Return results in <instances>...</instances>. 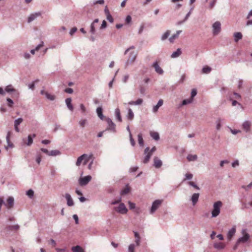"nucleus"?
I'll return each mask as SVG.
<instances>
[{
  "label": "nucleus",
  "mask_w": 252,
  "mask_h": 252,
  "mask_svg": "<svg viewBox=\"0 0 252 252\" xmlns=\"http://www.w3.org/2000/svg\"><path fill=\"white\" fill-rule=\"evenodd\" d=\"M139 91H140V93H141V94L144 95L145 94V91H146V89L145 88L142 86V85H140L139 86Z\"/></svg>",
  "instance_id": "3c124183"
},
{
  "label": "nucleus",
  "mask_w": 252,
  "mask_h": 252,
  "mask_svg": "<svg viewBox=\"0 0 252 252\" xmlns=\"http://www.w3.org/2000/svg\"><path fill=\"white\" fill-rule=\"evenodd\" d=\"M182 32V31L179 30L176 32V33L173 34L169 38V40L171 43H173L174 41V40L177 38L179 37V35L180 33Z\"/></svg>",
  "instance_id": "6ab92c4d"
},
{
  "label": "nucleus",
  "mask_w": 252,
  "mask_h": 252,
  "mask_svg": "<svg viewBox=\"0 0 252 252\" xmlns=\"http://www.w3.org/2000/svg\"><path fill=\"white\" fill-rule=\"evenodd\" d=\"M87 158L88 155L87 154H83L82 155L78 158L76 162V165L78 166H80L83 160L85 159L86 158Z\"/></svg>",
  "instance_id": "dca6fc26"
},
{
  "label": "nucleus",
  "mask_w": 252,
  "mask_h": 252,
  "mask_svg": "<svg viewBox=\"0 0 252 252\" xmlns=\"http://www.w3.org/2000/svg\"><path fill=\"white\" fill-rule=\"evenodd\" d=\"M64 197L67 200V205L68 206H73L74 203L71 195L69 193H66L65 194Z\"/></svg>",
  "instance_id": "f8f14e48"
},
{
  "label": "nucleus",
  "mask_w": 252,
  "mask_h": 252,
  "mask_svg": "<svg viewBox=\"0 0 252 252\" xmlns=\"http://www.w3.org/2000/svg\"><path fill=\"white\" fill-rule=\"evenodd\" d=\"M163 200L157 199L155 200L152 203V205L150 210V213L151 214H153L156 211V210L160 206Z\"/></svg>",
  "instance_id": "f03ea898"
},
{
  "label": "nucleus",
  "mask_w": 252,
  "mask_h": 252,
  "mask_svg": "<svg viewBox=\"0 0 252 252\" xmlns=\"http://www.w3.org/2000/svg\"><path fill=\"white\" fill-rule=\"evenodd\" d=\"M216 2L217 0H213L212 1H210L209 3V8L210 9L213 8L216 4Z\"/></svg>",
  "instance_id": "8fccbe9b"
},
{
  "label": "nucleus",
  "mask_w": 252,
  "mask_h": 252,
  "mask_svg": "<svg viewBox=\"0 0 252 252\" xmlns=\"http://www.w3.org/2000/svg\"><path fill=\"white\" fill-rule=\"evenodd\" d=\"M23 121V119L22 118H19L14 121V125L19 126L22 123Z\"/></svg>",
  "instance_id": "c03bdc74"
},
{
  "label": "nucleus",
  "mask_w": 252,
  "mask_h": 252,
  "mask_svg": "<svg viewBox=\"0 0 252 252\" xmlns=\"http://www.w3.org/2000/svg\"><path fill=\"white\" fill-rule=\"evenodd\" d=\"M138 142L140 146L143 147L144 146V140L141 133L138 134Z\"/></svg>",
  "instance_id": "2f4dec72"
},
{
  "label": "nucleus",
  "mask_w": 252,
  "mask_h": 252,
  "mask_svg": "<svg viewBox=\"0 0 252 252\" xmlns=\"http://www.w3.org/2000/svg\"><path fill=\"white\" fill-rule=\"evenodd\" d=\"M96 113H97L98 117L101 120H103L104 117L102 113V108L101 107H98L97 108Z\"/></svg>",
  "instance_id": "cd10ccee"
},
{
  "label": "nucleus",
  "mask_w": 252,
  "mask_h": 252,
  "mask_svg": "<svg viewBox=\"0 0 252 252\" xmlns=\"http://www.w3.org/2000/svg\"><path fill=\"white\" fill-rule=\"evenodd\" d=\"M60 154H61V152L60 151H59L58 150H52V151H50L49 156L55 157V156L60 155Z\"/></svg>",
  "instance_id": "c85d7f7f"
},
{
  "label": "nucleus",
  "mask_w": 252,
  "mask_h": 252,
  "mask_svg": "<svg viewBox=\"0 0 252 252\" xmlns=\"http://www.w3.org/2000/svg\"><path fill=\"white\" fill-rule=\"evenodd\" d=\"M197 94V90L195 89H193L191 90V96L190 98H192V100H193V97L196 95Z\"/></svg>",
  "instance_id": "5fc2aeb1"
},
{
  "label": "nucleus",
  "mask_w": 252,
  "mask_h": 252,
  "mask_svg": "<svg viewBox=\"0 0 252 252\" xmlns=\"http://www.w3.org/2000/svg\"><path fill=\"white\" fill-rule=\"evenodd\" d=\"M225 245L221 242L215 243L214 247L217 250H222L225 248Z\"/></svg>",
  "instance_id": "412c9836"
},
{
  "label": "nucleus",
  "mask_w": 252,
  "mask_h": 252,
  "mask_svg": "<svg viewBox=\"0 0 252 252\" xmlns=\"http://www.w3.org/2000/svg\"><path fill=\"white\" fill-rule=\"evenodd\" d=\"M221 120L220 118L217 119L216 122V129L219 130L221 127Z\"/></svg>",
  "instance_id": "c9c22d12"
},
{
  "label": "nucleus",
  "mask_w": 252,
  "mask_h": 252,
  "mask_svg": "<svg viewBox=\"0 0 252 252\" xmlns=\"http://www.w3.org/2000/svg\"><path fill=\"white\" fill-rule=\"evenodd\" d=\"M182 54V51L180 48H178L177 50L174 52L171 55L172 58H176L180 56Z\"/></svg>",
  "instance_id": "4be33fe9"
},
{
  "label": "nucleus",
  "mask_w": 252,
  "mask_h": 252,
  "mask_svg": "<svg viewBox=\"0 0 252 252\" xmlns=\"http://www.w3.org/2000/svg\"><path fill=\"white\" fill-rule=\"evenodd\" d=\"M73 252H84L83 249L80 246H76L72 248Z\"/></svg>",
  "instance_id": "473e14b6"
},
{
  "label": "nucleus",
  "mask_w": 252,
  "mask_h": 252,
  "mask_svg": "<svg viewBox=\"0 0 252 252\" xmlns=\"http://www.w3.org/2000/svg\"><path fill=\"white\" fill-rule=\"evenodd\" d=\"M79 124L80 126L83 127L87 124V120L86 119L81 120L79 121Z\"/></svg>",
  "instance_id": "09e8293b"
},
{
  "label": "nucleus",
  "mask_w": 252,
  "mask_h": 252,
  "mask_svg": "<svg viewBox=\"0 0 252 252\" xmlns=\"http://www.w3.org/2000/svg\"><path fill=\"white\" fill-rule=\"evenodd\" d=\"M222 205V203L220 201H217L214 203L213 209L211 212L212 218H216L219 215Z\"/></svg>",
  "instance_id": "f257e3e1"
},
{
  "label": "nucleus",
  "mask_w": 252,
  "mask_h": 252,
  "mask_svg": "<svg viewBox=\"0 0 252 252\" xmlns=\"http://www.w3.org/2000/svg\"><path fill=\"white\" fill-rule=\"evenodd\" d=\"M151 137L154 140L158 141L159 139V135L158 132L155 131H151L150 133Z\"/></svg>",
  "instance_id": "393cba45"
},
{
  "label": "nucleus",
  "mask_w": 252,
  "mask_h": 252,
  "mask_svg": "<svg viewBox=\"0 0 252 252\" xmlns=\"http://www.w3.org/2000/svg\"><path fill=\"white\" fill-rule=\"evenodd\" d=\"M162 165V161L157 157L154 158V166L156 168H160Z\"/></svg>",
  "instance_id": "9b49d317"
},
{
  "label": "nucleus",
  "mask_w": 252,
  "mask_h": 252,
  "mask_svg": "<svg viewBox=\"0 0 252 252\" xmlns=\"http://www.w3.org/2000/svg\"><path fill=\"white\" fill-rule=\"evenodd\" d=\"M7 204H4L5 206H6L7 208L8 209H10V208H11L13 207L14 206V198L13 197H9L7 200Z\"/></svg>",
  "instance_id": "2eb2a0df"
},
{
  "label": "nucleus",
  "mask_w": 252,
  "mask_h": 252,
  "mask_svg": "<svg viewBox=\"0 0 252 252\" xmlns=\"http://www.w3.org/2000/svg\"><path fill=\"white\" fill-rule=\"evenodd\" d=\"M77 29L76 27H74L70 30L69 34L71 36L73 35V34L77 31Z\"/></svg>",
  "instance_id": "69168bd1"
},
{
  "label": "nucleus",
  "mask_w": 252,
  "mask_h": 252,
  "mask_svg": "<svg viewBox=\"0 0 252 252\" xmlns=\"http://www.w3.org/2000/svg\"><path fill=\"white\" fill-rule=\"evenodd\" d=\"M151 156H152V155H151L149 153H148L144 157V158L143 160V163H148L149 162V159Z\"/></svg>",
  "instance_id": "79ce46f5"
},
{
  "label": "nucleus",
  "mask_w": 252,
  "mask_h": 252,
  "mask_svg": "<svg viewBox=\"0 0 252 252\" xmlns=\"http://www.w3.org/2000/svg\"><path fill=\"white\" fill-rule=\"evenodd\" d=\"M236 232V228L235 226H233L227 232V238L228 240H230L232 237L234 235Z\"/></svg>",
  "instance_id": "ddd939ff"
},
{
  "label": "nucleus",
  "mask_w": 252,
  "mask_h": 252,
  "mask_svg": "<svg viewBox=\"0 0 252 252\" xmlns=\"http://www.w3.org/2000/svg\"><path fill=\"white\" fill-rule=\"evenodd\" d=\"M243 127L246 130V132H248L250 130V123L248 121H245L243 124Z\"/></svg>",
  "instance_id": "c756f323"
},
{
  "label": "nucleus",
  "mask_w": 252,
  "mask_h": 252,
  "mask_svg": "<svg viewBox=\"0 0 252 252\" xmlns=\"http://www.w3.org/2000/svg\"><path fill=\"white\" fill-rule=\"evenodd\" d=\"M185 179H184V181L186 180H191L193 177V175L191 173H187L185 175Z\"/></svg>",
  "instance_id": "603ef678"
},
{
  "label": "nucleus",
  "mask_w": 252,
  "mask_h": 252,
  "mask_svg": "<svg viewBox=\"0 0 252 252\" xmlns=\"http://www.w3.org/2000/svg\"><path fill=\"white\" fill-rule=\"evenodd\" d=\"M143 102V99L141 98H138L137 100L133 101H130L128 104L130 105H140Z\"/></svg>",
  "instance_id": "72a5a7b5"
},
{
  "label": "nucleus",
  "mask_w": 252,
  "mask_h": 252,
  "mask_svg": "<svg viewBox=\"0 0 252 252\" xmlns=\"http://www.w3.org/2000/svg\"><path fill=\"white\" fill-rule=\"evenodd\" d=\"M36 137V134L33 133L32 134L29 135L28 136V141L26 144L28 146H30L33 143V138Z\"/></svg>",
  "instance_id": "a211bd4d"
},
{
  "label": "nucleus",
  "mask_w": 252,
  "mask_h": 252,
  "mask_svg": "<svg viewBox=\"0 0 252 252\" xmlns=\"http://www.w3.org/2000/svg\"><path fill=\"white\" fill-rule=\"evenodd\" d=\"M129 140L130 142V144L132 146H134L135 145V141L134 139L132 138V134L131 133H130L129 134Z\"/></svg>",
  "instance_id": "6e6d98bb"
},
{
  "label": "nucleus",
  "mask_w": 252,
  "mask_h": 252,
  "mask_svg": "<svg viewBox=\"0 0 252 252\" xmlns=\"http://www.w3.org/2000/svg\"><path fill=\"white\" fill-rule=\"evenodd\" d=\"M153 67L155 68L156 72L159 74L163 73V69L159 66L157 61L155 62L153 64Z\"/></svg>",
  "instance_id": "9d476101"
},
{
  "label": "nucleus",
  "mask_w": 252,
  "mask_h": 252,
  "mask_svg": "<svg viewBox=\"0 0 252 252\" xmlns=\"http://www.w3.org/2000/svg\"><path fill=\"white\" fill-rule=\"evenodd\" d=\"M170 34V31L167 30L161 36V40L163 41L166 39Z\"/></svg>",
  "instance_id": "7c9ffc66"
},
{
  "label": "nucleus",
  "mask_w": 252,
  "mask_h": 252,
  "mask_svg": "<svg viewBox=\"0 0 252 252\" xmlns=\"http://www.w3.org/2000/svg\"><path fill=\"white\" fill-rule=\"evenodd\" d=\"M90 32L92 34L95 33V24L92 23L90 26Z\"/></svg>",
  "instance_id": "a19ab883"
},
{
  "label": "nucleus",
  "mask_w": 252,
  "mask_h": 252,
  "mask_svg": "<svg viewBox=\"0 0 252 252\" xmlns=\"http://www.w3.org/2000/svg\"><path fill=\"white\" fill-rule=\"evenodd\" d=\"M41 161V156L40 154H37L36 158V161L38 164H40Z\"/></svg>",
  "instance_id": "13d9d810"
},
{
  "label": "nucleus",
  "mask_w": 252,
  "mask_h": 252,
  "mask_svg": "<svg viewBox=\"0 0 252 252\" xmlns=\"http://www.w3.org/2000/svg\"><path fill=\"white\" fill-rule=\"evenodd\" d=\"M115 114L116 118L118 120V121L121 122L122 121V119L121 116L120 110L118 108L115 109Z\"/></svg>",
  "instance_id": "5701e85b"
},
{
  "label": "nucleus",
  "mask_w": 252,
  "mask_h": 252,
  "mask_svg": "<svg viewBox=\"0 0 252 252\" xmlns=\"http://www.w3.org/2000/svg\"><path fill=\"white\" fill-rule=\"evenodd\" d=\"M6 101L7 102L8 106L10 108L13 107V104H14L13 101L10 98H7L6 99Z\"/></svg>",
  "instance_id": "49530a36"
},
{
  "label": "nucleus",
  "mask_w": 252,
  "mask_h": 252,
  "mask_svg": "<svg viewBox=\"0 0 252 252\" xmlns=\"http://www.w3.org/2000/svg\"><path fill=\"white\" fill-rule=\"evenodd\" d=\"M106 122L108 124V126H107L106 129L105 130V131L111 130L112 131L115 132H116V125L113 122L112 120L109 118H107L106 119Z\"/></svg>",
  "instance_id": "20e7f679"
},
{
  "label": "nucleus",
  "mask_w": 252,
  "mask_h": 252,
  "mask_svg": "<svg viewBox=\"0 0 252 252\" xmlns=\"http://www.w3.org/2000/svg\"><path fill=\"white\" fill-rule=\"evenodd\" d=\"M243 84V80L242 79H239L238 81V88L239 89H241L242 88Z\"/></svg>",
  "instance_id": "680f3d73"
},
{
  "label": "nucleus",
  "mask_w": 252,
  "mask_h": 252,
  "mask_svg": "<svg viewBox=\"0 0 252 252\" xmlns=\"http://www.w3.org/2000/svg\"><path fill=\"white\" fill-rule=\"evenodd\" d=\"M252 187V182L250 183L248 186H243L242 188L245 189L246 190H248L249 189H251Z\"/></svg>",
  "instance_id": "0e129e2a"
},
{
  "label": "nucleus",
  "mask_w": 252,
  "mask_h": 252,
  "mask_svg": "<svg viewBox=\"0 0 252 252\" xmlns=\"http://www.w3.org/2000/svg\"><path fill=\"white\" fill-rule=\"evenodd\" d=\"M12 86L11 85H8L7 86L5 89V91L7 92V93H10V92H15L16 90L13 89V88H12Z\"/></svg>",
  "instance_id": "37998d69"
},
{
  "label": "nucleus",
  "mask_w": 252,
  "mask_h": 252,
  "mask_svg": "<svg viewBox=\"0 0 252 252\" xmlns=\"http://www.w3.org/2000/svg\"><path fill=\"white\" fill-rule=\"evenodd\" d=\"M126 24H129L131 22V17L130 15H127L125 20Z\"/></svg>",
  "instance_id": "e2e57ef3"
},
{
  "label": "nucleus",
  "mask_w": 252,
  "mask_h": 252,
  "mask_svg": "<svg viewBox=\"0 0 252 252\" xmlns=\"http://www.w3.org/2000/svg\"><path fill=\"white\" fill-rule=\"evenodd\" d=\"M234 41L238 42L239 40L242 38L243 35L240 32H237L234 33Z\"/></svg>",
  "instance_id": "bb28decb"
},
{
  "label": "nucleus",
  "mask_w": 252,
  "mask_h": 252,
  "mask_svg": "<svg viewBox=\"0 0 252 252\" xmlns=\"http://www.w3.org/2000/svg\"><path fill=\"white\" fill-rule=\"evenodd\" d=\"M213 34L214 35H218L221 30V24L220 23L219 21H217L215 22L213 25Z\"/></svg>",
  "instance_id": "423d86ee"
},
{
  "label": "nucleus",
  "mask_w": 252,
  "mask_h": 252,
  "mask_svg": "<svg viewBox=\"0 0 252 252\" xmlns=\"http://www.w3.org/2000/svg\"><path fill=\"white\" fill-rule=\"evenodd\" d=\"M135 245L133 244H130L128 246V252H134Z\"/></svg>",
  "instance_id": "864d4df0"
},
{
  "label": "nucleus",
  "mask_w": 252,
  "mask_h": 252,
  "mask_svg": "<svg viewBox=\"0 0 252 252\" xmlns=\"http://www.w3.org/2000/svg\"><path fill=\"white\" fill-rule=\"evenodd\" d=\"M26 194L29 197L32 198L34 195V191L32 189H29L28 191H27Z\"/></svg>",
  "instance_id": "ea45409f"
},
{
  "label": "nucleus",
  "mask_w": 252,
  "mask_h": 252,
  "mask_svg": "<svg viewBox=\"0 0 252 252\" xmlns=\"http://www.w3.org/2000/svg\"><path fill=\"white\" fill-rule=\"evenodd\" d=\"M192 101H193L192 98H191L190 97L189 99H184L182 101V105H185L192 103Z\"/></svg>",
  "instance_id": "4c0bfd02"
},
{
  "label": "nucleus",
  "mask_w": 252,
  "mask_h": 252,
  "mask_svg": "<svg viewBox=\"0 0 252 252\" xmlns=\"http://www.w3.org/2000/svg\"><path fill=\"white\" fill-rule=\"evenodd\" d=\"M199 197V193H194L192 194L191 197V200L193 205H195L198 201Z\"/></svg>",
  "instance_id": "4468645a"
},
{
  "label": "nucleus",
  "mask_w": 252,
  "mask_h": 252,
  "mask_svg": "<svg viewBox=\"0 0 252 252\" xmlns=\"http://www.w3.org/2000/svg\"><path fill=\"white\" fill-rule=\"evenodd\" d=\"M197 156L196 155L189 154L187 157V159L189 161H195L197 159Z\"/></svg>",
  "instance_id": "b1692460"
},
{
  "label": "nucleus",
  "mask_w": 252,
  "mask_h": 252,
  "mask_svg": "<svg viewBox=\"0 0 252 252\" xmlns=\"http://www.w3.org/2000/svg\"><path fill=\"white\" fill-rule=\"evenodd\" d=\"M43 45H44V43L43 41H41V43L40 44H39L35 48V51H38L41 47H42V46H43Z\"/></svg>",
  "instance_id": "338daca9"
},
{
  "label": "nucleus",
  "mask_w": 252,
  "mask_h": 252,
  "mask_svg": "<svg viewBox=\"0 0 252 252\" xmlns=\"http://www.w3.org/2000/svg\"><path fill=\"white\" fill-rule=\"evenodd\" d=\"M41 15V12L40 11L31 14L28 18V23H31L32 21L35 20L37 17H40Z\"/></svg>",
  "instance_id": "0eeeda50"
},
{
  "label": "nucleus",
  "mask_w": 252,
  "mask_h": 252,
  "mask_svg": "<svg viewBox=\"0 0 252 252\" xmlns=\"http://www.w3.org/2000/svg\"><path fill=\"white\" fill-rule=\"evenodd\" d=\"M45 95L46 97L50 100L53 101L55 99V96L54 95L48 93H45Z\"/></svg>",
  "instance_id": "e433bc0d"
},
{
  "label": "nucleus",
  "mask_w": 252,
  "mask_h": 252,
  "mask_svg": "<svg viewBox=\"0 0 252 252\" xmlns=\"http://www.w3.org/2000/svg\"><path fill=\"white\" fill-rule=\"evenodd\" d=\"M64 92L68 94H72L73 92V90L70 88H68L64 90Z\"/></svg>",
  "instance_id": "774afa93"
},
{
  "label": "nucleus",
  "mask_w": 252,
  "mask_h": 252,
  "mask_svg": "<svg viewBox=\"0 0 252 252\" xmlns=\"http://www.w3.org/2000/svg\"><path fill=\"white\" fill-rule=\"evenodd\" d=\"M244 231L245 230H243V233L244 234L243 236L239 238L238 240H237V243H245L246 242H247L248 240L250 238V235L247 233H245L244 234Z\"/></svg>",
  "instance_id": "6e6552de"
},
{
  "label": "nucleus",
  "mask_w": 252,
  "mask_h": 252,
  "mask_svg": "<svg viewBox=\"0 0 252 252\" xmlns=\"http://www.w3.org/2000/svg\"><path fill=\"white\" fill-rule=\"evenodd\" d=\"M107 22H106L105 20H103L102 21V24L100 27V30H102V29H104L105 28H106L107 27Z\"/></svg>",
  "instance_id": "4d7b16f0"
},
{
  "label": "nucleus",
  "mask_w": 252,
  "mask_h": 252,
  "mask_svg": "<svg viewBox=\"0 0 252 252\" xmlns=\"http://www.w3.org/2000/svg\"><path fill=\"white\" fill-rule=\"evenodd\" d=\"M163 100L161 99H159L157 103V104L154 106L153 108V112L154 113H156L158 112L159 108L163 105Z\"/></svg>",
  "instance_id": "f3484780"
},
{
  "label": "nucleus",
  "mask_w": 252,
  "mask_h": 252,
  "mask_svg": "<svg viewBox=\"0 0 252 252\" xmlns=\"http://www.w3.org/2000/svg\"><path fill=\"white\" fill-rule=\"evenodd\" d=\"M188 184L189 186L193 187V188H194L196 189L200 190L199 187L196 184H195L193 182L190 181V182H189L188 183Z\"/></svg>",
  "instance_id": "de8ad7c7"
},
{
  "label": "nucleus",
  "mask_w": 252,
  "mask_h": 252,
  "mask_svg": "<svg viewBox=\"0 0 252 252\" xmlns=\"http://www.w3.org/2000/svg\"><path fill=\"white\" fill-rule=\"evenodd\" d=\"M65 103L67 105V108L71 111L73 109V107L71 104V98L70 97L67 98L65 99Z\"/></svg>",
  "instance_id": "a878e982"
},
{
  "label": "nucleus",
  "mask_w": 252,
  "mask_h": 252,
  "mask_svg": "<svg viewBox=\"0 0 252 252\" xmlns=\"http://www.w3.org/2000/svg\"><path fill=\"white\" fill-rule=\"evenodd\" d=\"M6 142L7 143V146H6L5 147V148L6 150H7L8 147H10V148L13 147V144L10 141V132H8V133L6 135Z\"/></svg>",
  "instance_id": "aec40b11"
},
{
  "label": "nucleus",
  "mask_w": 252,
  "mask_h": 252,
  "mask_svg": "<svg viewBox=\"0 0 252 252\" xmlns=\"http://www.w3.org/2000/svg\"><path fill=\"white\" fill-rule=\"evenodd\" d=\"M117 211L122 214H125L127 213V209L124 203H121L119 204Z\"/></svg>",
  "instance_id": "1a4fd4ad"
},
{
  "label": "nucleus",
  "mask_w": 252,
  "mask_h": 252,
  "mask_svg": "<svg viewBox=\"0 0 252 252\" xmlns=\"http://www.w3.org/2000/svg\"><path fill=\"white\" fill-rule=\"evenodd\" d=\"M92 176L90 175L86 176L83 178H80L79 180V184L81 186L87 185L91 180Z\"/></svg>",
  "instance_id": "39448f33"
},
{
  "label": "nucleus",
  "mask_w": 252,
  "mask_h": 252,
  "mask_svg": "<svg viewBox=\"0 0 252 252\" xmlns=\"http://www.w3.org/2000/svg\"><path fill=\"white\" fill-rule=\"evenodd\" d=\"M107 20L110 23H113L114 22V19L111 16V15H108L106 16Z\"/></svg>",
  "instance_id": "bf43d9fd"
},
{
  "label": "nucleus",
  "mask_w": 252,
  "mask_h": 252,
  "mask_svg": "<svg viewBox=\"0 0 252 252\" xmlns=\"http://www.w3.org/2000/svg\"><path fill=\"white\" fill-rule=\"evenodd\" d=\"M129 191V188H126L125 189H124L122 191H121V194L122 195H124V194H126L127 193H128Z\"/></svg>",
  "instance_id": "052dcab7"
},
{
  "label": "nucleus",
  "mask_w": 252,
  "mask_h": 252,
  "mask_svg": "<svg viewBox=\"0 0 252 252\" xmlns=\"http://www.w3.org/2000/svg\"><path fill=\"white\" fill-rule=\"evenodd\" d=\"M211 70V68L209 66H206L204 67H203L202 69V71L203 73H209L210 72Z\"/></svg>",
  "instance_id": "58836bf2"
},
{
  "label": "nucleus",
  "mask_w": 252,
  "mask_h": 252,
  "mask_svg": "<svg viewBox=\"0 0 252 252\" xmlns=\"http://www.w3.org/2000/svg\"><path fill=\"white\" fill-rule=\"evenodd\" d=\"M19 225L18 224L14 225H9L7 227V229L8 230H11L13 229L18 230L19 228Z\"/></svg>",
  "instance_id": "a18cd8bd"
},
{
  "label": "nucleus",
  "mask_w": 252,
  "mask_h": 252,
  "mask_svg": "<svg viewBox=\"0 0 252 252\" xmlns=\"http://www.w3.org/2000/svg\"><path fill=\"white\" fill-rule=\"evenodd\" d=\"M137 53L136 52L132 51L130 53L128 58L125 63V68H126L129 64H131L135 61Z\"/></svg>",
  "instance_id": "7ed1b4c3"
},
{
  "label": "nucleus",
  "mask_w": 252,
  "mask_h": 252,
  "mask_svg": "<svg viewBox=\"0 0 252 252\" xmlns=\"http://www.w3.org/2000/svg\"><path fill=\"white\" fill-rule=\"evenodd\" d=\"M134 118V114L130 108H129L128 110V114L127 115V118L129 120H133Z\"/></svg>",
  "instance_id": "f704fd0d"
}]
</instances>
